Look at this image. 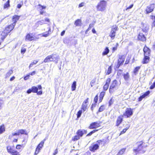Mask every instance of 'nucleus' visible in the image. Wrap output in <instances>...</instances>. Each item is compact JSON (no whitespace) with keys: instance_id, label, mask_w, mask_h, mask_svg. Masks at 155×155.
Segmentation results:
<instances>
[{"instance_id":"24","label":"nucleus","mask_w":155,"mask_h":155,"mask_svg":"<svg viewBox=\"0 0 155 155\" xmlns=\"http://www.w3.org/2000/svg\"><path fill=\"white\" fill-rule=\"evenodd\" d=\"M149 27L147 25H143V27L142 28V31L143 32L147 33L148 31Z\"/></svg>"},{"instance_id":"40","label":"nucleus","mask_w":155,"mask_h":155,"mask_svg":"<svg viewBox=\"0 0 155 155\" xmlns=\"http://www.w3.org/2000/svg\"><path fill=\"white\" fill-rule=\"evenodd\" d=\"M105 107L104 105H101L100 107L99 108L98 112H101L104 111L105 109Z\"/></svg>"},{"instance_id":"59","label":"nucleus","mask_w":155,"mask_h":155,"mask_svg":"<svg viewBox=\"0 0 155 155\" xmlns=\"http://www.w3.org/2000/svg\"><path fill=\"white\" fill-rule=\"evenodd\" d=\"M144 98V97L142 96H142H141L138 98V101H141L142 100V99Z\"/></svg>"},{"instance_id":"3","label":"nucleus","mask_w":155,"mask_h":155,"mask_svg":"<svg viewBox=\"0 0 155 155\" xmlns=\"http://www.w3.org/2000/svg\"><path fill=\"white\" fill-rule=\"evenodd\" d=\"M121 83L120 81V83L119 84L118 83V82L117 80H114L111 84L110 88H109V92L111 94L113 93L115 90L118 89L119 86L120 84Z\"/></svg>"},{"instance_id":"20","label":"nucleus","mask_w":155,"mask_h":155,"mask_svg":"<svg viewBox=\"0 0 155 155\" xmlns=\"http://www.w3.org/2000/svg\"><path fill=\"white\" fill-rule=\"evenodd\" d=\"M123 76L125 81H127L129 80L130 76L128 72H127L126 74H124Z\"/></svg>"},{"instance_id":"17","label":"nucleus","mask_w":155,"mask_h":155,"mask_svg":"<svg viewBox=\"0 0 155 155\" xmlns=\"http://www.w3.org/2000/svg\"><path fill=\"white\" fill-rule=\"evenodd\" d=\"M144 53V55H149L150 53V50L147 47L145 46L143 49Z\"/></svg>"},{"instance_id":"23","label":"nucleus","mask_w":155,"mask_h":155,"mask_svg":"<svg viewBox=\"0 0 155 155\" xmlns=\"http://www.w3.org/2000/svg\"><path fill=\"white\" fill-rule=\"evenodd\" d=\"M19 135L21 134H25L27 135V133L26 132V130L24 129H20L18 130Z\"/></svg>"},{"instance_id":"29","label":"nucleus","mask_w":155,"mask_h":155,"mask_svg":"<svg viewBox=\"0 0 155 155\" xmlns=\"http://www.w3.org/2000/svg\"><path fill=\"white\" fill-rule=\"evenodd\" d=\"M44 144V142L43 141H41L37 146V148H38V150H41V148L43 147Z\"/></svg>"},{"instance_id":"42","label":"nucleus","mask_w":155,"mask_h":155,"mask_svg":"<svg viewBox=\"0 0 155 155\" xmlns=\"http://www.w3.org/2000/svg\"><path fill=\"white\" fill-rule=\"evenodd\" d=\"M98 130H94L90 132L89 134H88L87 135V136H91L94 133L96 132Z\"/></svg>"},{"instance_id":"18","label":"nucleus","mask_w":155,"mask_h":155,"mask_svg":"<svg viewBox=\"0 0 155 155\" xmlns=\"http://www.w3.org/2000/svg\"><path fill=\"white\" fill-rule=\"evenodd\" d=\"M138 38L139 40L142 41H144L146 39V38L144 35L142 33H140L139 34Z\"/></svg>"},{"instance_id":"52","label":"nucleus","mask_w":155,"mask_h":155,"mask_svg":"<svg viewBox=\"0 0 155 155\" xmlns=\"http://www.w3.org/2000/svg\"><path fill=\"white\" fill-rule=\"evenodd\" d=\"M123 71L122 70L119 69L117 73V75L118 76H120V74L122 73Z\"/></svg>"},{"instance_id":"19","label":"nucleus","mask_w":155,"mask_h":155,"mask_svg":"<svg viewBox=\"0 0 155 155\" xmlns=\"http://www.w3.org/2000/svg\"><path fill=\"white\" fill-rule=\"evenodd\" d=\"M150 58L149 55H144V57L143 58V60L142 63L143 64L147 63L149 61Z\"/></svg>"},{"instance_id":"49","label":"nucleus","mask_w":155,"mask_h":155,"mask_svg":"<svg viewBox=\"0 0 155 155\" xmlns=\"http://www.w3.org/2000/svg\"><path fill=\"white\" fill-rule=\"evenodd\" d=\"M17 135H19L18 133V131H17V132H16L15 133H13L12 134V136H9V138H10V137H12L13 136H17Z\"/></svg>"},{"instance_id":"2","label":"nucleus","mask_w":155,"mask_h":155,"mask_svg":"<svg viewBox=\"0 0 155 155\" xmlns=\"http://www.w3.org/2000/svg\"><path fill=\"white\" fill-rule=\"evenodd\" d=\"M59 58V56L58 55L52 54L51 55L48 56L44 60L43 62L47 63L56 61V63H58Z\"/></svg>"},{"instance_id":"38","label":"nucleus","mask_w":155,"mask_h":155,"mask_svg":"<svg viewBox=\"0 0 155 155\" xmlns=\"http://www.w3.org/2000/svg\"><path fill=\"white\" fill-rule=\"evenodd\" d=\"M80 138V137L78 135L74 136L72 138V140L74 141H75L79 139Z\"/></svg>"},{"instance_id":"44","label":"nucleus","mask_w":155,"mask_h":155,"mask_svg":"<svg viewBox=\"0 0 155 155\" xmlns=\"http://www.w3.org/2000/svg\"><path fill=\"white\" fill-rule=\"evenodd\" d=\"M96 78H94L91 81V87H92L94 85V84L96 82Z\"/></svg>"},{"instance_id":"53","label":"nucleus","mask_w":155,"mask_h":155,"mask_svg":"<svg viewBox=\"0 0 155 155\" xmlns=\"http://www.w3.org/2000/svg\"><path fill=\"white\" fill-rule=\"evenodd\" d=\"M98 99V96L97 95H96L94 99V101L95 102V103H96Z\"/></svg>"},{"instance_id":"33","label":"nucleus","mask_w":155,"mask_h":155,"mask_svg":"<svg viewBox=\"0 0 155 155\" xmlns=\"http://www.w3.org/2000/svg\"><path fill=\"white\" fill-rule=\"evenodd\" d=\"M8 33L6 32L5 31V30H4L2 33L1 35L3 37V38L4 39L8 34Z\"/></svg>"},{"instance_id":"54","label":"nucleus","mask_w":155,"mask_h":155,"mask_svg":"<svg viewBox=\"0 0 155 155\" xmlns=\"http://www.w3.org/2000/svg\"><path fill=\"white\" fill-rule=\"evenodd\" d=\"M110 81V78H108L106 81V84H107L109 85V84Z\"/></svg>"},{"instance_id":"57","label":"nucleus","mask_w":155,"mask_h":155,"mask_svg":"<svg viewBox=\"0 0 155 155\" xmlns=\"http://www.w3.org/2000/svg\"><path fill=\"white\" fill-rule=\"evenodd\" d=\"M26 49L25 48H22L21 50V53L24 54L25 52Z\"/></svg>"},{"instance_id":"6","label":"nucleus","mask_w":155,"mask_h":155,"mask_svg":"<svg viewBox=\"0 0 155 155\" xmlns=\"http://www.w3.org/2000/svg\"><path fill=\"white\" fill-rule=\"evenodd\" d=\"M117 30V27L116 25H113L111 28V30L109 34L110 36L112 39H114L115 36L116 31Z\"/></svg>"},{"instance_id":"32","label":"nucleus","mask_w":155,"mask_h":155,"mask_svg":"<svg viewBox=\"0 0 155 155\" xmlns=\"http://www.w3.org/2000/svg\"><path fill=\"white\" fill-rule=\"evenodd\" d=\"M9 3L10 0H8L6 3H5L4 5V9L10 7V5Z\"/></svg>"},{"instance_id":"39","label":"nucleus","mask_w":155,"mask_h":155,"mask_svg":"<svg viewBox=\"0 0 155 155\" xmlns=\"http://www.w3.org/2000/svg\"><path fill=\"white\" fill-rule=\"evenodd\" d=\"M38 8L41 10H42L44 9H45L46 8V6H42L40 4H39L38 5Z\"/></svg>"},{"instance_id":"25","label":"nucleus","mask_w":155,"mask_h":155,"mask_svg":"<svg viewBox=\"0 0 155 155\" xmlns=\"http://www.w3.org/2000/svg\"><path fill=\"white\" fill-rule=\"evenodd\" d=\"M105 92L104 91L101 92V93L100 95V99L99 100V101L100 102L102 101L105 94Z\"/></svg>"},{"instance_id":"46","label":"nucleus","mask_w":155,"mask_h":155,"mask_svg":"<svg viewBox=\"0 0 155 155\" xmlns=\"http://www.w3.org/2000/svg\"><path fill=\"white\" fill-rule=\"evenodd\" d=\"M150 93V92L149 91H147L142 96L144 97H146Z\"/></svg>"},{"instance_id":"21","label":"nucleus","mask_w":155,"mask_h":155,"mask_svg":"<svg viewBox=\"0 0 155 155\" xmlns=\"http://www.w3.org/2000/svg\"><path fill=\"white\" fill-rule=\"evenodd\" d=\"M45 23V21L44 20H41L38 21L35 24V26L38 27L39 25H41Z\"/></svg>"},{"instance_id":"26","label":"nucleus","mask_w":155,"mask_h":155,"mask_svg":"<svg viewBox=\"0 0 155 155\" xmlns=\"http://www.w3.org/2000/svg\"><path fill=\"white\" fill-rule=\"evenodd\" d=\"M7 149L8 152L11 154L15 150L10 146H8L7 147Z\"/></svg>"},{"instance_id":"62","label":"nucleus","mask_w":155,"mask_h":155,"mask_svg":"<svg viewBox=\"0 0 155 155\" xmlns=\"http://www.w3.org/2000/svg\"><path fill=\"white\" fill-rule=\"evenodd\" d=\"M133 4L131 5H130L127 8L126 10H127L128 9H129L132 8L133 7Z\"/></svg>"},{"instance_id":"55","label":"nucleus","mask_w":155,"mask_h":155,"mask_svg":"<svg viewBox=\"0 0 155 155\" xmlns=\"http://www.w3.org/2000/svg\"><path fill=\"white\" fill-rule=\"evenodd\" d=\"M40 150H38V148H36L35 153V155H37L39 152Z\"/></svg>"},{"instance_id":"35","label":"nucleus","mask_w":155,"mask_h":155,"mask_svg":"<svg viewBox=\"0 0 155 155\" xmlns=\"http://www.w3.org/2000/svg\"><path fill=\"white\" fill-rule=\"evenodd\" d=\"M51 30L50 28H49L48 31L46 32L45 33L42 34V36L45 37H47L49 35V32L51 31Z\"/></svg>"},{"instance_id":"34","label":"nucleus","mask_w":155,"mask_h":155,"mask_svg":"<svg viewBox=\"0 0 155 155\" xmlns=\"http://www.w3.org/2000/svg\"><path fill=\"white\" fill-rule=\"evenodd\" d=\"M12 73L13 71L12 70H10L6 74L5 78H7L9 77Z\"/></svg>"},{"instance_id":"11","label":"nucleus","mask_w":155,"mask_h":155,"mask_svg":"<svg viewBox=\"0 0 155 155\" xmlns=\"http://www.w3.org/2000/svg\"><path fill=\"white\" fill-rule=\"evenodd\" d=\"M20 18V16H18L16 15H15L13 16L12 18V21L13 22V23H12L14 26H15L16 23L17 21Z\"/></svg>"},{"instance_id":"61","label":"nucleus","mask_w":155,"mask_h":155,"mask_svg":"<svg viewBox=\"0 0 155 155\" xmlns=\"http://www.w3.org/2000/svg\"><path fill=\"white\" fill-rule=\"evenodd\" d=\"M37 94L39 95H41L42 94V91H38V92H37Z\"/></svg>"},{"instance_id":"8","label":"nucleus","mask_w":155,"mask_h":155,"mask_svg":"<svg viewBox=\"0 0 155 155\" xmlns=\"http://www.w3.org/2000/svg\"><path fill=\"white\" fill-rule=\"evenodd\" d=\"M99 144L97 143H92L89 147L90 150L93 152H94L95 150L99 149Z\"/></svg>"},{"instance_id":"36","label":"nucleus","mask_w":155,"mask_h":155,"mask_svg":"<svg viewBox=\"0 0 155 155\" xmlns=\"http://www.w3.org/2000/svg\"><path fill=\"white\" fill-rule=\"evenodd\" d=\"M87 104H82L81 106V109L83 110L84 111H85L87 109Z\"/></svg>"},{"instance_id":"7","label":"nucleus","mask_w":155,"mask_h":155,"mask_svg":"<svg viewBox=\"0 0 155 155\" xmlns=\"http://www.w3.org/2000/svg\"><path fill=\"white\" fill-rule=\"evenodd\" d=\"M133 114V109L130 108H127L125 112L123 114V116H126L127 117H129Z\"/></svg>"},{"instance_id":"43","label":"nucleus","mask_w":155,"mask_h":155,"mask_svg":"<svg viewBox=\"0 0 155 155\" xmlns=\"http://www.w3.org/2000/svg\"><path fill=\"white\" fill-rule=\"evenodd\" d=\"M82 113V110H79L77 113V118H79L80 117Z\"/></svg>"},{"instance_id":"60","label":"nucleus","mask_w":155,"mask_h":155,"mask_svg":"<svg viewBox=\"0 0 155 155\" xmlns=\"http://www.w3.org/2000/svg\"><path fill=\"white\" fill-rule=\"evenodd\" d=\"M121 65H122L121 64H119V63L117 62V64L115 65V68H119Z\"/></svg>"},{"instance_id":"51","label":"nucleus","mask_w":155,"mask_h":155,"mask_svg":"<svg viewBox=\"0 0 155 155\" xmlns=\"http://www.w3.org/2000/svg\"><path fill=\"white\" fill-rule=\"evenodd\" d=\"M3 104V101L2 100H0V110L2 108Z\"/></svg>"},{"instance_id":"10","label":"nucleus","mask_w":155,"mask_h":155,"mask_svg":"<svg viewBox=\"0 0 155 155\" xmlns=\"http://www.w3.org/2000/svg\"><path fill=\"white\" fill-rule=\"evenodd\" d=\"M100 126V124L98 122H96L91 123L89 128L91 129H96Z\"/></svg>"},{"instance_id":"30","label":"nucleus","mask_w":155,"mask_h":155,"mask_svg":"<svg viewBox=\"0 0 155 155\" xmlns=\"http://www.w3.org/2000/svg\"><path fill=\"white\" fill-rule=\"evenodd\" d=\"M130 127V125H127V127H126V128L125 129H124L120 132V135H121V134H123L125 133V132Z\"/></svg>"},{"instance_id":"16","label":"nucleus","mask_w":155,"mask_h":155,"mask_svg":"<svg viewBox=\"0 0 155 155\" xmlns=\"http://www.w3.org/2000/svg\"><path fill=\"white\" fill-rule=\"evenodd\" d=\"M35 39L34 37L31 35L28 34L26 36L25 41H31Z\"/></svg>"},{"instance_id":"4","label":"nucleus","mask_w":155,"mask_h":155,"mask_svg":"<svg viewBox=\"0 0 155 155\" xmlns=\"http://www.w3.org/2000/svg\"><path fill=\"white\" fill-rule=\"evenodd\" d=\"M106 7V2L104 0H102L98 3L97 8L98 11H104Z\"/></svg>"},{"instance_id":"41","label":"nucleus","mask_w":155,"mask_h":155,"mask_svg":"<svg viewBox=\"0 0 155 155\" xmlns=\"http://www.w3.org/2000/svg\"><path fill=\"white\" fill-rule=\"evenodd\" d=\"M126 150L125 148H123L121 150L119 153H118V154L119 155H122L124 152Z\"/></svg>"},{"instance_id":"56","label":"nucleus","mask_w":155,"mask_h":155,"mask_svg":"<svg viewBox=\"0 0 155 155\" xmlns=\"http://www.w3.org/2000/svg\"><path fill=\"white\" fill-rule=\"evenodd\" d=\"M84 5V2H82L79 5V8H81L83 7Z\"/></svg>"},{"instance_id":"47","label":"nucleus","mask_w":155,"mask_h":155,"mask_svg":"<svg viewBox=\"0 0 155 155\" xmlns=\"http://www.w3.org/2000/svg\"><path fill=\"white\" fill-rule=\"evenodd\" d=\"M11 154L12 155H19V153L16 150H14Z\"/></svg>"},{"instance_id":"22","label":"nucleus","mask_w":155,"mask_h":155,"mask_svg":"<svg viewBox=\"0 0 155 155\" xmlns=\"http://www.w3.org/2000/svg\"><path fill=\"white\" fill-rule=\"evenodd\" d=\"M74 24L77 26H81V20L80 19H78L75 21Z\"/></svg>"},{"instance_id":"1","label":"nucleus","mask_w":155,"mask_h":155,"mask_svg":"<svg viewBox=\"0 0 155 155\" xmlns=\"http://www.w3.org/2000/svg\"><path fill=\"white\" fill-rule=\"evenodd\" d=\"M137 143L138 147L137 148L133 149L134 152L136 154L138 153H144L146 151L145 148L147 147V145L143 144L142 141Z\"/></svg>"},{"instance_id":"45","label":"nucleus","mask_w":155,"mask_h":155,"mask_svg":"<svg viewBox=\"0 0 155 155\" xmlns=\"http://www.w3.org/2000/svg\"><path fill=\"white\" fill-rule=\"evenodd\" d=\"M111 71H112V68H111V66H109L108 68V70H107V74H110L111 72Z\"/></svg>"},{"instance_id":"5","label":"nucleus","mask_w":155,"mask_h":155,"mask_svg":"<svg viewBox=\"0 0 155 155\" xmlns=\"http://www.w3.org/2000/svg\"><path fill=\"white\" fill-rule=\"evenodd\" d=\"M38 87L35 86H33L31 88L29 89L27 91V93L28 94L31 93V92L34 93H37L38 89L42 90V88L41 85H38Z\"/></svg>"},{"instance_id":"63","label":"nucleus","mask_w":155,"mask_h":155,"mask_svg":"<svg viewBox=\"0 0 155 155\" xmlns=\"http://www.w3.org/2000/svg\"><path fill=\"white\" fill-rule=\"evenodd\" d=\"M104 140H98L97 141V142L99 144H100Z\"/></svg>"},{"instance_id":"13","label":"nucleus","mask_w":155,"mask_h":155,"mask_svg":"<svg viewBox=\"0 0 155 155\" xmlns=\"http://www.w3.org/2000/svg\"><path fill=\"white\" fill-rule=\"evenodd\" d=\"M87 131L84 130H79L77 131L76 134L80 137H82L84 134H86Z\"/></svg>"},{"instance_id":"9","label":"nucleus","mask_w":155,"mask_h":155,"mask_svg":"<svg viewBox=\"0 0 155 155\" xmlns=\"http://www.w3.org/2000/svg\"><path fill=\"white\" fill-rule=\"evenodd\" d=\"M154 4H152L147 6L145 10L146 14H148L152 12L154 8Z\"/></svg>"},{"instance_id":"28","label":"nucleus","mask_w":155,"mask_h":155,"mask_svg":"<svg viewBox=\"0 0 155 155\" xmlns=\"http://www.w3.org/2000/svg\"><path fill=\"white\" fill-rule=\"evenodd\" d=\"M5 131V128L4 125H2L0 127V134H2Z\"/></svg>"},{"instance_id":"37","label":"nucleus","mask_w":155,"mask_h":155,"mask_svg":"<svg viewBox=\"0 0 155 155\" xmlns=\"http://www.w3.org/2000/svg\"><path fill=\"white\" fill-rule=\"evenodd\" d=\"M140 68V67H137L135 68L134 70V72L135 75L137 74V72Z\"/></svg>"},{"instance_id":"15","label":"nucleus","mask_w":155,"mask_h":155,"mask_svg":"<svg viewBox=\"0 0 155 155\" xmlns=\"http://www.w3.org/2000/svg\"><path fill=\"white\" fill-rule=\"evenodd\" d=\"M123 115L118 117L117 119L116 125L118 126L122 122L123 120Z\"/></svg>"},{"instance_id":"64","label":"nucleus","mask_w":155,"mask_h":155,"mask_svg":"<svg viewBox=\"0 0 155 155\" xmlns=\"http://www.w3.org/2000/svg\"><path fill=\"white\" fill-rule=\"evenodd\" d=\"M155 87V85L154 84H153L152 85H151L150 87V89H153L154 87Z\"/></svg>"},{"instance_id":"31","label":"nucleus","mask_w":155,"mask_h":155,"mask_svg":"<svg viewBox=\"0 0 155 155\" xmlns=\"http://www.w3.org/2000/svg\"><path fill=\"white\" fill-rule=\"evenodd\" d=\"M109 50L108 47H106L104 51L102 53L103 55H107L109 52Z\"/></svg>"},{"instance_id":"58","label":"nucleus","mask_w":155,"mask_h":155,"mask_svg":"<svg viewBox=\"0 0 155 155\" xmlns=\"http://www.w3.org/2000/svg\"><path fill=\"white\" fill-rule=\"evenodd\" d=\"M30 77L29 75H27L26 76L24 77V79L25 80H27Z\"/></svg>"},{"instance_id":"48","label":"nucleus","mask_w":155,"mask_h":155,"mask_svg":"<svg viewBox=\"0 0 155 155\" xmlns=\"http://www.w3.org/2000/svg\"><path fill=\"white\" fill-rule=\"evenodd\" d=\"M108 86H109V85L105 84L104 86V87H103L104 90L105 91L107 90L108 88Z\"/></svg>"},{"instance_id":"27","label":"nucleus","mask_w":155,"mask_h":155,"mask_svg":"<svg viewBox=\"0 0 155 155\" xmlns=\"http://www.w3.org/2000/svg\"><path fill=\"white\" fill-rule=\"evenodd\" d=\"M76 82L75 81H74L72 84L71 86L72 91H75L76 88Z\"/></svg>"},{"instance_id":"50","label":"nucleus","mask_w":155,"mask_h":155,"mask_svg":"<svg viewBox=\"0 0 155 155\" xmlns=\"http://www.w3.org/2000/svg\"><path fill=\"white\" fill-rule=\"evenodd\" d=\"M114 101L112 100V99L111 98L109 102V107H110L112 104H113Z\"/></svg>"},{"instance_id":"14","label":"nucleus","mask_w":155,"mask_h":155,"mask_svg":"<svg viewBox=\"0 0 155 155\" xmlns=\"http://www.w3.org/2000/svg\"><path fill=\"white\" fill-rule=\"evenodd\" d=\"M125 60V58L123 55H119V59L118 60V63L120 64H123Z\"/></svg>"},{"instance_id":"12","label":"nucleus","mask_w":155,"mask_h":155,"mask_svg":"<svg viewBox=\"0 0 155 155\" xmlns=\"http://www.w3.org/2000/svg\"><path fill=\"white\" fill-rule=\"evenodd\" d=\"M15 26L13 24H11L6 27L4 30H5V31H6L9 33L14 29Z\"/></svg>"}]
</instances>
